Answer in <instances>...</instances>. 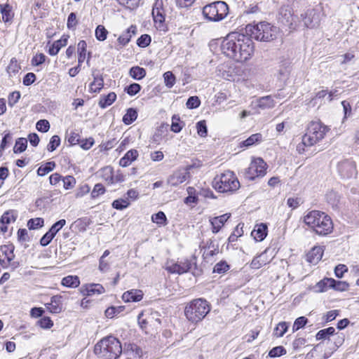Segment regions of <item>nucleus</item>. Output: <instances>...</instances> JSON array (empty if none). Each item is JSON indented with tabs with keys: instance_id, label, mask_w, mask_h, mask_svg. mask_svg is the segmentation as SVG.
Instances as JSON below:
<instances>
[{
	"instance_id": "f257e3e1",
	"label": "nucleus",
	"mask_w": 359,
	"mask_h": 359,
	"mask_svg": "<svg viewBox=\"0 0 359 359\" xmlns=\"http://www.w3.org/2000/svg\"><path fill=\"white\" fill-rule=\"evenodd\" d=\"M220 49L226 57L236 62H243L251 57L254 45L245 34L231 32L222 40Z\"/></svg>"
},
{
	"instance_id": "f03ea898",
	"label": "nucleus",
	"mask_w": 359,
	"mask_h": 359,
	"mask_svg": "<svg viewBox=\"0 0 359 359\" xmlns=\"http://www.w3.org/2000/svg\"><path fill=\"white\" fill-rule=\"evenodd\" d=\"M304 222L319 236H327L333 230L330 217L319 210L308 212L304 217Z\"/></svg>"
},
{
	"instance_id": "7ed1b4c3",
	"label": "nucleus",
	"mask_w": 359,
	"mask_h": 359,
	"mask_svg": "<svg viewBox=\"0 0 359 359\" xmlns=\"http://www.w3.org/2000/svg\"><path fill=\"white\" fill-rule=\"evenodd\" d=\"M123 351L121 343L113 336H107L100 340L95 346L94 352L104 359H116Z\"/></svg>"
},
{
	"instance_id": "20e7f679",
	"label": "nucleus",
	"mask_w": 359,
	"mask_h": 359,
	"mask_svg": "<svg viewBox=\"0 0 359 359\" xmlns=\"http://www.w3.org/2000/svg\"><path fill=\"white\" fill-rule=\"evenodd\" d=\"M245 34L251 40L259 41H271L276 38L277 27L266 22H261L257 25L249 24L245 27Z\"/></svg>"
},
{
	"instance_id": "39448f33",
	"label": "nucleus",
	"mask_w": 359,
	"mask_h": 359,
	"mask_svg": "<svg viewBox=\"0 0 359 359\" xmlns=\"http://www.w3.org/2000/svg\"><path fill=\"white\" fill-rule=\"evenodd\" d=\"M210 311L209 303L204 299L198 298L190 302L185 307L184 314L192 323L202 320Z\"/></svg>"
},
{
	"instance_id": "423d86ee",
	"label": "nucleus",
	"mask_w": 359,
	"mask_h": 359,
	"mask_svg": "<svg viewBox=\"0 0 359 359\" xmlns=\"http://www.w3.org/2000/svg\"><path fill=\"white\" fill-rule=\"evenodd\" d=\"M212 186L220 193L233 194L239 189L240 182L233 171L226 170L214 178Z\"/></svg>"
},
{
	"instance_id": "0eeeda50",
	"label": "nucleus",
	"mask_w": 359,
	"mask_h": 359,
	"mask_svg": "<svg viewBox=\"0 0 359 359\" xmlns=\"http://www.w3.org/2000/svg\"><path fill=\"white\" fill-rule=\"evenodd\" d=\"M328 130L329 128L320 121H311L303 135V143L306 146H313L325 137Z\"/></svg>"
},
{
	"instance_id": "6e6552de",
	"label": "nucleus",
	"mask_w": 359,
	"mask_h": 359,
	"mask_svg": "<svg viewBox=\"0 0 359 359\" xmlns=\"http://www.w3.org/2000/svg\"><path fill=\"white\" fill-rule=\"evenodd\" d=\"M229 13L227 4L222 1H217L205 5L203 8V17L211 22H219L223 20Z\"/></svg>"
},
{
	"instance_id": "1a4fd4ad",
	"label": "nucleus",
	"mask_w": 359,
	"mask_h": 359,
	"mask_svg": "<svg viewBox=\"0 0 359 359\" xmlns=\"http://www.w3.org/2000/svg\"><path fill=\"white\" fill-rule=\"evenodd\" d=\"M266 163L263 159L258 158L252 161L245 170L244 177L249 180H254L256 177H263L266 174Z\"/></svg>"
},
{
	"instance_id": "9d476101",
	"label": "nucleus",
	"mask_w": 359,
	"mask_h": 359,
	"mask_svg": "<svg viewBox=\"0 0 359 359\" xmlns=\"http://www.w3.org/2000/svg\"><path fill=\"white\" fill-rule=\"evenodd\" d=\"M337 169L342 178L351 179L357 175L356 165L353 161L345 159L338 163Z\"/></svg>"
},
{
	"instance_id": "9b49d317",
	"label": "nucleus",
	"mask_w": 359,
	"mask_h": 359,
	"mask_svg": "<svg viewBox=\"0 0 359 359\" xmlns=\"http://www.w3.org/2000/svg\"><path fill=\"white\" fill-rule=\"evenodd\" d=\"M192 264V261L188 259H184L175 263L168 262L166 263L165 270L170 273L181 275L188 272L191 269Z\"/></svg>"
},
{
	"instance_id": "f8f14e48",
	"label": "nucleus",
	"mask_w": 359,
	"mask_h": 359,
	"mask_svg": "<svg viewBox=\"0 0 359 359\" xmlns=\"http://www.w3.org/2000/svg\"><path fill=\"white\" fill-rule=\"evenodd\" d=\"M105 292L104 287L98 283H91L83 285L81 288V292L84 296H91L93 294H100Z\"/></svg>"
},
{
	"instance_id": "ddd939ff",
	"label": "nucleus",
	"mask_w": 359,
	"mask_h": 359,
	"mask_svg": "<svg viewBox=\"0 0 359 359\" xmlns=\"http://www.w3.org/2000/svg\"><path fill=\"white\" fill-rule=\"evenodd\" d=\"M123 356L131 359H140L142 356V349L134 344H129L123 350Z\"/></svg>"
},
{
	"instance_id": "4468645a",
	"label": "nucleus",
	"mask_w": 359,
	"mask_h": 359,
	"mask_svg": "<svg viewBox=\"0 0 359 359\" xmlns=\"http://www.w3.org/2000/svg\"><path fill=\"white\" fill-rule=\"evenodd\" d=\"M278 20L285 25H292L293 16L289 6H282L278 13Z\"/></svg>"
},
{
	"instance_id": "2eb2a0df",
	"label": "nucleus",
	"mask_w": 359,
	"mask_h": 359,
	"mask_svg": "<svg viewBox=\"0 0 359 359\" xmlns=\"http://www.w3.org/2000/svg\"><path fill=\"white\" fill-rule=\"evenodd\" d=\"M188 172L186 170H177L168 178V184L177 187L187 180Z\"/></svg>"
},
{
	"instance_id": "dca6fc26",
	"label": "nucleus",
	"mask_w": 359,
	"mask_h": 359,
	"mask_svg": "<svg viewBox=\"0 0 359 359\" xmlns=\"http://www.w3.org/2000/svg\"><path fill=\"white\" fill-rule=\"evenodd\" d=\"M305 26L308 28H314L319 25V16L314 10L308 11L303 19Z\"/></svg>"
},
{
	"instance_id": "f3484780",
	"label": "nucleus",
	"mask_w": 359,
	"mask_h": 359,
	"mask_svg": "<svg viewBox=\"0 0 359 359\" xmlns=\"http://www.w3.org/2000/svg\"><path fill=\"white\" fill-rule=\"evenodd\" d=\"M62 297L55 295L51 297L50 302L45 304L46 309L52 313H59L62 310Z\"/></svg>"
},
{
	"instance_id": "a211bd4d",
	"label": "nucleus",
	"mask_w": 359,
	"mask_h": 359,
	"mask_svg": "<svg viewBox=\"0 0 359 359\" xmlns=\"http://www.w3.org/2000/svg\"><path fill=\"white\" fill-rule=\"evenodd\" d=\"M267 233V225L264 223H261L255 226V229L251 233V236L256 241H262L266 238Z\"/></svg>"
},
{
	"instance_id": "6ab92c4d",
	"label": "nucleus",
	"mask_w": 359,
	"mask_h": 359,
	"mask_svg": "<svg viewBox=\"0 0 359 359\" xmlns=\"http://www.w3.org/2000/svg\"><path fill=\"white\" fill-rule=\"evenodd\" d=\"M137 33V27L135 25H131L121 35L119 36L117 41L122 47L126 46L133 35Z\"/></svg>"
},
{
	"instance_id": "aec40b11",
	"label": "nucleus",
	"mask_w": 359,
	"mask_h": 359,
	"mask_svg": "<svg viewBox=\"0 0 359 359\" xmlns=\"http://www.w3.org/2000/svg\"><path fill=\"white\" fill-rule=\"evenodd\" d=\"M230 214H224L222 215L215 217L210 219V222L212 225V231L213 233L219 232L222 226L230 217Z\"/></svg>"
},
{
	"instance_id": "412c9836",
	"label": "nucleus",
	"mask_w": 359,
	"mask_h": 359,
	"mask_svg": "<svg viewBox=\"0 0 359 359\" xmlns=\"http://www.w3.org/2000/svg\"><path fill=\"white\" fill-rule=\"evenodd\" d=\"M143 297V292L140 290H131L125 292L122 299L126 302H137Z\"/></svg>"
},
{
	"instance_id": "4be33fe9",
	"label": "nucleus",
	"mask_w": 359,
	"mask_h": 359,
	"mask_svg": "<svg viewBox=\"0 0 359 359\" xmlns=\"http://www.w3.org/2000/svg\"><path fill=\"white\" fill-rule=\"evenodd\" d=\"M323 250L321 247H314L306 255V260L311 264H316L323 257Z\"/></svg>"
},
{
	"instance_id": "5701e85b",
	"label": "nucleus",
	"mask_w": 359,
	"mask_h": 359,
	"mask_svg": "<svg viewBox=\"0 0 359 359\" xmlns=\"http://www.w3.org/2000/svg\"><path fill=\"white\" fill-rule=\"evenodd\" d=\"M291 71L290 62L288 60H283L278 69V79L280 81H287Z\"/></svg>"
},
{
	"instance_id": "b1692460",
	"label": "nucleus",
	"mask_w": 359,
	"mask_h": 359,
	"mask_svg": "<svg viewBox=\"0 0 359 359\" xmlns=\"http://www.w3.org/2000/svg\"><path fill=\"white\" fill-rule=\"evenodd\" d=\"M67 39L68 36H63L60 39L54 41L48 48V54L56 55L62 47L67 46Z\"/></svg>"
},
{
	"instance_id": "393cba45",
	"label": "nucleus",
	"mask_w": 359,
	"mask_h": 359,
	"mask_svg": "<svg viewBox=\"0 0 359 359\" xmlns=\"http://www.w3.org/2000/svg\"><path fill=\"white\" fill-rule=\"evenodd\" d=\"M61 284L67 287L76 288L80 285V280L77 276H67L62 279Z\"/></svg>"
},
{
	"instance_id": "a878e982",
	"label": "nucleus",
	"mask_w": 359,
	"mask_h": 359,
	"mask_svg": "<svg viewBox=\"0 0 359 359\" xmlns=\"http://www.w3.org/2000/svg\"><path fill=\"white\" fill-rule=\"evenodd\" d=\"M116 99V94L114 92H111L108 95L101 97L98 104L101 108L104 109L112 104Z\"/></svg>"
},
{
	"instance_id": "bb28decb",
	"label": "nucleus",
	"mask_w": 359,
	"mask_h": 359,
	"mask_svg": "<svg viewBox=\"0 0 359 359\" xmlns=\"http://www.w3.org/2000/svg\"><path fill=\"white\" fill-rule=\"evenodd\" d=\"M262 140V135L260 133H255L250 135L248 139L240 143L241 147H249L255 143H259Z\"/></svg>"
},
{
	"instance_id": "cd10ccee",
	"label": "nucleus",
	"mask_w": 359,
	"mask_h": 359,
	"mask_svg": "<svg viewBox=\"0 0 359 359\" xmlns=\"http://www.w3.org/2000/svg\"><path fill=\"white\" fill-rule=\"evenodd\" d=\"M94 81L90 85V90L93 93H99L104 86V79L102 76L93 74Z\"/></svg>"
},
{
	"instance_id": "c85d7f7f",
	"label": "nucleus",
	"mask_w": 359,
	"mask_h": 359,
	"mask_svg": "<svg viewBox=\"0 0 359 359\" xmlns=\"http://www.w3.org/2000/svg\"><path fill=\"white\" fill-rule=\"evenodd\" d=\"M331 278H324L316 284L314 289L317 292H324L331 288Z\"/></svg>"
},
{
	"instance_id": "c756f323",
	"label": "nucleus",
	"mask_w": 359,
	"mask_h": 359,
	"mask_svg": "<svg viewBox=\"0 0 359 359\" xmlns=\"http://www.w3.org/2000/svg\"><path fill=\"white\" fill-rule=\"evenodd\" d=\"M130 76L135 80H141L146 76V70L139 66H135L130 69Z\"/></svg>"
},
{
	"instance_id": "7c9ffc66",
	"label": "nucleus",
	"mask_w": 359,
	"mask_h": 359,
	"mask_svg": "<svg viewBox=\"0 0 359 359\" xmlns=\"http://www.w3.org/2000/svg\"><path fill=\"white\" fill-rule=\"evenodd\" d=\"M137 117V111L134 108L127 109L126 114L123 117V122L126 125H130L134 122Z\"/></svg>"
},
{
	"instance_id": "2f4dec72",
	"label": "nucleus",
	"mask_w": 359,
	"mask_h": 359,
	"mask_svg": "<svg viewBox=\"0 0 359 359\" xmlns=\"http://www.w3.org/2000/svg\"><path fill=\"white\" fill-rule=\"evenodd\" d=\"M152 15L155 22L162 23L165 21L163 8L158 6L157 2L155 4V6L153 8Z\"/></svg>"
},
{
	"instance_id": "473e14b6",
	"label": "nucleus",
	"mask_w": 359,
	"mask_h": 359,
	"mask_svg": "<svg viewBox=\"0 0 359 359\" xmlns=\"http://www.w3.org/2000/svg\"><path fill=\"white\" fill-rule=\"evenodd\" d=\"M331 288L339 292L348 290L349 284L346 281L337 280L331 278Z\"/></svg>"
},
{
	"instance_id": "72a5a7b5",
	"label": "nucleus",
	"mask_w": 359,
	"mask_h": 359,
	"mask_svg": "<svg viewBox=\"0 0 359 359\" xmlns=\"http://www.w3.org/2000/svg\"><path fill=\"white\" fill-rule=\"evenodd\" d=\"M17 213L15 210H11L5 212L1 217V223L2 224H8L15 221Z\"/></svg>"
},
{
	"instance_id": "f704fd0d",
	"label": "nucleus",
	"mask_w": 359,
	"mask_h": 359,
	"mask_svg": "<svg viewBox=\"0 0 359 359\" xmlns=\"http://www.w3.org/2000/svg\"><path fill=\"white\" fill-rule=\"evenodd\" d=\"M27 147V140L24 137L18 138L13 147L15 154H20L25 151Z\"/></svg>"
},
{
	"instance_id": "c9c22d12",
	"label": "nucleus",
	"mask_w": 359,
	"mask_h": 359,
	"mask_svg": "<svg viewBox=\"0 0 359 359\" xmlns=\"http://www.w3.org/2000/svg\"><path fill=\"white\" fill-rule=\"evenodd\" d=\"M55 167V163L54 161H49L43 165H41L37 169V175L39 176H44L49 172L54 170Z\"/></svg>"
},
{
	"instance_id": "e433bc0d",
	"label": "nucleus",
	"mask_w": 359,
	"mask_h": 359,
	"mask_svg": "<svg viewBox=\"0 0 359 359\" xmlns=\"http://www.w3.org/2000/svg\"><path fill=\"white\" fill-rule=\"evenodd\" d=\"M0 11L2 15V20L5 22L10 21L13 15L11 13V7L9 4H1L0 5Z\"/></svg>"
},
{
	"instance_id": "4c0bfd02",
	"label": "nucleus",
	"mask_w": 359,
	"mask_h": 359,
	"mask_svg": "<svg viewBox=\"0 0 359 359\" xmlns=\"http://www.w3.org/2000/svg\"><path fill=\"white\" fill-rule=\"evenodd\" d=\"M86 47L87 43L84 40H81L78 43V51H79V57H78V63L81 65L86 55Z\"/></svg>"
},
{
	"instance_id": "58836bf2",
	"label": "nucleus",
	"mask_w": 359,
	"mask_h": 359,
	"mask_svg": "<svg viewBox=\"0 0 359 359\" xmlns=\"http://www.w3.org/2000/svg\"><path fill=\"white\" fill-rule=\"evenodd\" d=\"M184 126V123L183 122L180 121V118L178 115H173L172 117V124L170 129L172 132L177 133H180L183 126Z\"/></svg>"
},
{
	"instance_id": "ea45409f",
	"label": "nucleus",
	"mask_w": 359,
	"mask_h": 359,
	"mask_svg": "<svg viewBox=\"0 0 359 359\" xmlns=\"http://www.w3.org/2000/svg\"><path fill=\"white\" fill-rule=\"evenodd\" d=\"M27 225L30 230L37 229L44 225V220L41 217L32 218L28 220Z\"/></svg>"
},
{
	"instance_id": "a19ab883",
	"label": "nucleus",
	"mask_w": 359,
	"mask_h": 359,
	"mask_svg": "<svg viewBox=\"0 0 359 359\" xmlns=\"http://www.w3.org/2000/svg\"><path fill=\"white\" fill-rule=\"evenodd\" d=\"M151 221L154 223H156L158 225H165V224H167V217H166V215L162 211H159L157 213L154 214L151 216Z\"/></svg>"
},
{
	"instance_id": "79ce46f5",
	"label": "nucleus",
	"mask_w": 359,
	"mask_h": 359,
	"mask_svg": "<svg viewBox=\"0 0 359 359\" xmlns=\"http://www.w3.org/2000/svg\"><path fill=\"white\" fill-rule=\"evenodd\" d=\"M335 329L333 327H329L327 328L318 331L316 335L317 340L325 339L328 337L334 334Z\"/></svg>"
},
{
	"instance_id": "37998d69",
	"label": "nucleus",
	"mask_w": 359,
	"mask_h": 359,
	"mask_svg": "<svg viewBox=\"0 0 359 359\" xmlns=\"http://www.w3.org/2000/svg\"><path fill=\"white\" fill-rule=\"evenodd\" d=\"M95 34L98 41H103L107 39L108 31L103 25H99L95 29Z\"/></svg>"
},
{
	"instance_id": "c03bdc74",
	"label": "nucleus",
	"mask_w": 359,
	"mask_h": 359,
	"mask_svg": "<svg viewBox=\"0 0 359 359\" xmlns=\"http://www.w3.org/2000/svg\"><path fill=\"white\" fill-rule=\"evenodd\" d=\"M288 325L285 322L279 323L274 329L273 334L277 337H283L287 331Z\"/></svg>"
},
{
	"instance_id": "a18cd8bd",
	"label": "nucleus",
	"mask_w": 359,
	"mask_h": 359,
	"mask_svg": "<svg viewBox=\"0 0 359 359\" xmlns=\"http://www.w3.org/2000/svg\"><path fill=\"white\" fill-rule=\"evenodd\" d=\"M287 351H286V349L282 346H276V347H273V348H271L269 352V357L270 358H276V357H280L281 355H283L285 354H286Z\"/></svg>"
},
{
	"instance_id": "49530a36",
	"label": "nucleus",
	"mask_w": 359,
	"mask_h": 359,
	"mask_svg": "<svg viewBox=\"0 0 359 359\" xmlns=\"http://www.w3.org/2000/svg\"><path fill=\"white\" fill-rule=\"evenodd\" d=\"M130 205V202L128 201V198H118L113 201L112 203V207L114 209L116 210H123L128 207Z\"/></svg>"
},
{
	"instance_id": "de8ad7c7",
	"label": "nucleus",
	"mask_w": 359,
	"mask_h": 359,
	"mask_svg": "<svg viewBox=\"0 0 359 359\" xmlns=\"http://www.w3.org/2000/svg\"><path fill=\"white\" fill-rule=\"evenodd\" d=\"M66 224V220L64 219H60L59 221L54 223L50 228L49 229L48 231L50 232V233L55 236V235L59 232V231Z\"/></svg>"
},
{
	"instance_id": "09e8293b",
	"label": "nucleus",
	"mask_w": 359,
	"mask_h": 359,
	"mask_svg": "<svg viewBox=\"0 0 359 359\" xmlns=\"http://www.w3.org/2000/svg\"><path fill=\"white\" fill-rule=\"evenodd\" d=\"M165 85L168 88H172L175 83V76L171 72H166L163 74Z\"/></svg>"
},
{
	"instance_id": "8fccbe9b",
	"label": "nucleus",
	"mask_w": 359,
	"mask_h": 359,
	"mask_svg": "<svg viewBox=\"0 0 359 359\" xmlns=\"http://www.w3.org/2000/svg\"><path fill=\"white\" fill-rule=\"evenodd\" d=\"M60 144V137L58 135H53L47 146L48 151L52 152L55 151Z\"/></svg>"
},
{
	"instance_id": "3c124183",
	"label": "nucleus",
	"mask_w": 359,
	"mask_h": 359,
	"mask_svg": "<svg viewBox=\"0 0 359 359\" xmlns=\"http://www.w3.org/2000/svg\"><path fill=\"white\" fill-rule=\"evenodd\" d=\"M151 39L149 34H142L137 40V45L141 48L148 46L151 43Z\"/></svg>"
},
{
	"instance_id": "603ef678",
	"label": "nucleus",
	"mask_w": 359,
	"mask_h": 359,
	"mask_svg": "<svg viewBox=\"0 0 359 359\" xmlns=\"http://www.w3.org/2000/svg\"><path fill=\"white\" fill-rule=\"evenodd\" d=\"M141 90V86L137 83H133L125 88V91L130 96L137 94Z\"/></svg>"
},
{
	"instance_id": "864d4df0",
	"label": "nucleus",
	"mask_w": 359,
	"mask_h": 359,
	"mask_svg": "<svg viewBox=\"0 0 359 359\" xmlns=\"http://www.w3.org/2000/svg\"><path fill=\"white\" fill-rule=\"evenodd\" d=\"M229 266L225 261H220L217 263L213 269L214 273H222L229 270Z\"/></svg>"
},
{
	"instance_id": "5fc2aeb1",
	"label": "nucleus",
	"mask_w": 359,
	"mask_h": 359,
	"mask_svg": "<svg viewBox=\"0 0 359 359\" xmlns=\"http://www.w3.org/2000/svg\"><path fill=\"white\" fill-rule=\"evenodd\" d=\"M258 105L263 109L271 108L273 107V100L269 96L264 97L259 99Z\"/></svg>"
},
{
	"instance_id": "6e6d98bb",
	"label": "nucleus",
	"mask_w": 359,
	"mask_h": 359,
	"mask_svg": "<svg viewBox=\"0 0 359 359\" xmlns=\"http://www.w3.org/2000/svg\"><path fill=\"white\" fill-rule=\"evenodd\" d=\"M168 125L167 124H161V126L159 127V128L155 132V133L153 135L151 140L153 142L156 144H159L160 142L162 140V133L163 129H166Z\"/></svg>"
},
{
	"instance_id": "4d7b16f0",
	"label": "nucleus",
	"mask_w": 359,
	"mask_h": 359,
	"mask_svg": "<svg viewBox=\"0 0 359 359\" xmlns=\"http://www.w3.org/2000/svg\"><path fill=\"white\" fill-rule=\"evenodd\" d=\"M198 135L201 137H206L208 135V128L205 121H200L196 123Z\"/></svg>"
},
{
	"instance_id": "13d9d810",
	"label": "nucleus",
	"mask_w": 359,
	"mask_h": 359,
	"mask_svg": "<svg viewBox=\"0 0 359 359\" xmlns=\"http://www.w3.org/2000/svg\"><path fill=\"white\" fill-rule=\"evenodd\" d=\"M1 250H4L7 258V263L9 264L14 257V246L13 245H4L1 247Z\"/></svg>"
},
{
	"instance_id": "bf43d9fd",
	"label": "nucleus",
	"mask_w": 359,
	"mask_h": 359,
	"mask_svg": "<svg viewBox=\"0 0 359 359\" xmlns=\"http://www.w3.org/2000/svg\"><path fill=\"white\" fill-rule=\"evenodd\" d=\"M36 129L41 133H46L50 129V123L46 119H41L36 124Z\"/></svg>"
},
{
	"instance_id": "052dcab7",
	"label": "nucleus",
	"mask_w": 359,
	"mask_h": 359,
	"mask_svg": "<svg viewBox=\"0 0 359 359\" xmlns=\"http://www.w3.org/2000/svg\"><path fill=\"white\" fill-rule=\"evenodd\" d=\"M308 323V319L304 316L297 318L293 324V331H297L304 327Z\"/></svg>"
},
{
	"instance_id": "680f3d73",
	"label": "nucleus",
	"mask_w": 359,
	"mask_h": 359,
	"mask_svg": "<svg viewBox=\"0 0 359 359\" xmlns=\"http://www.w3.org/2000/svg\"><path fill=\"white\" fill-rule=\"evenodd\" d=\"M62 181L63 187L65 189H72L76 184V180L72 175H67L65 177H62Z\"/></svg>"
},
{
	"instance_id": "e2e57ef3",
	"label": "nucleus",
	"mask_w": 359,
	"mask_h": 359,
	"mask_svg": "<svg viewBox=\"0 0 359 359\" xmlns=\"http://www.w3.org/2000/svg\"><path fill=\"white\" fill-rule=\"evenodd\" d=\"M104 187L100 183L96 184L91 192V197L93 198H97L99 196L104 194Z\"/></svg>"
},
{
	"instance_id": "0e129e2a",
	"label": "nucleus",
	"mask_w": 359,
	"mask_h": 359,
	"mask_svg": "<svg viewBox=\"0 0 359 359\" xmlns=\"http://www.w3.org/2000/svg\"><path fill=\"white\" fill-rule=\"evenodd\" d=\"M200 104L201 101L197 96H191L187 100L186 105L188 109H192L198 107Z\"/></svg>"
},
{
	"instance_id": "69168bd1",
	"label": "nucleus",
	"mask_w": 359,
	"mask_h": 359,
	"mask_svg": "<svg viewBox=\"0 0 359 359\" xmlns=\"http://www.w3.org/2000/svg\"><path fill=\"white\" fill-rule=\"evenodd\" d=\"M78 24V20L76 19V15L75 13H69L68 18H67V27L69 29H74Z\"/></svg>"
},
{
	"instance_id": "338daca9",
	"label": "nucleus",
	"mask_w": 359,
	"mask_h": 359,
	"mask_svg": "<svg viewBox=\"0 0 359 359\" xmlns=\"http://www.w3.org/2000/svg\"><path fill=\"white\" fill-rule=\"evenodd\" d=\"M263 255H260L257 257H254L250 263V266L252 269H258L261 268L263 265L266 264V262L262 259Z\"/></svg>"
},
{
	"instance_id": "774afa93",
	"label": "nucleus",
	"mask_w": 359,
	"mask_h": 359,
	"mask_svg": "<svg viewBox=\"0 0 359 359\" xmlns=\"http://www.w3.org/2000/svg\"><path fill=\"white\" fill-rule=\"evenodd\" d=\"M46 56L43 53H38L32 57L31 64L33 66H39L46 61Z\"/></svg>"
}]
</instances>
